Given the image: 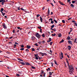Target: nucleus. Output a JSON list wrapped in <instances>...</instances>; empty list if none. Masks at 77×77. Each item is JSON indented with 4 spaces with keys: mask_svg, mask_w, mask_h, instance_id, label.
<instances>
[{
    "mask_svg": "<svg viewBox=\"0 0 77 77\" xmlns=\"http://www.w3.org/2000/svg\"><path fill=\"white\" fill-rule=\"evenodd\" d=\"M67 65L68 66V68L69 69V72H71L72 73V72H74V70L73 66L72 65H69V63H67Z\"/></svg>",
    "mask_w": 77,
    "mask_h": 77,
    "instance_id": "obj_1",
    "label": "nucleus"
},
{
    "mask_svg": "<svg viewBox=\"0 0 77 77\" xmlns=\"http://www.w3.org/2000/svg\"><path fill=\"white\" fill-rule=\"evenodd\" d=\"M35 35L38 39L40 38L41 37V35L38 32L36 33Z\"/></svg>",
    "mask_w": 77,
    "mask_h": 77,
    "instance_id": "obj_2",
    "label": "nucleus"
},
{
    "mask_svg": "<svg viewBox=\"0 0 77 77\" xmlns=\"http://www.w3.org/2000/svg\"><path fill=\"white\" fill-rule=\"evenodd\" d=\"M5 2V0H0V3L2 2L1 4L2 5H4V3Z\"/></svg>",
    "mask_w": 77,
    "mask_h": 77,
    "instance_id": "obj_3",
    "label": "nucleus"
},
{
    "mask_svg": "<svg viewBox=\"0 0 77 77\" xmlns=\"http://www.w3.org/2000/svg\"><path fill=\"white\" fill-rule=\"evenodd\" d=\"M61 56L60 57V58L61 59H62V58H63V53H62V52H61Z\"/></svg>",
    "mask_w": 77,
    "mask_h": 77,
    "instance_id": "obj_4",
    "label": "nucleus"
},
{
    "mask_svg": "<svg viewBox=\"0 0 77 77\" xmlns=\"http://www.w3.org/2000/svg\"><path fill=\"white\" fill-rule=\"evenodd\" d=\"M59 3L60 4V5H63V6H64L65 5V4H63V3L62 2H61L60 1H59Z\"/></svg>",
    "mask_w": 77,
    "mask_h": 77,
    "instance_id": "obj_5",
    "label": "nucleus"
},
{
    "mask_svg": "<svg viewBox=\"0 0 77 77\" xmlns=\"http://www.w3.org/2000/svg\"><path fill=\"white\" fill-rule=\"evenodd\" d=\"M68 42V43L69 44H71V45H72V42L71 41H70L69 40Z\"/></svg>",
    "mask_w": 77,
    "mask_h": 77,
    "instance_id": "obj_6",
    "label": "nucleus"
},
{
    "mask_svg": "<svg viewBox=\"0 0 77 77\" xmlns=\"http://www.w3.org/2000/svg\"><path fill=\"white\" fill-rule=\"evenodd\" d=\"M35 38L33 36L31 37V40H32V41H34Z\"/></svg>",
    "mask_w": 77,
    "mask_h": 77,
    "instance_id": "obj_7",
    "label": "nucleus"
},
{
    "mask_svg": "<svg viewBox=\"0 0 77 77\" xmlns=\"http://www.w3.org/2000/svg\"><path fill=\"white\" fill-rule=\"evenodd\" d=\"M48 39L49 40L47 41V42H48V43L50 42L51 41L52 38H49Z\"/></svg>",
    "mask_w": 77,
    "mask_h": 77,
    "instance_id": "obj_8",
    "label": "nucleus"
},
{
    "mask_svg": "<svg viewBox=\"0 0 77 77\" xmlns=\"http://www.w3.org/2000/svg\"><path fill=\"white\" fill-rule=\"evenodd\" d=\"M25 64L28 66H29L30 65V63H29L27 62H25Z\"/></svg>",
    "mask_w": 77,
    "mask_h": 77,
    "instance_id": "obj_9",
    "label": "nucleus"
},
{
    "mask_svg": "<svg viewBox=\"0 0 77 77\" xmlns=\"http://www.w3.org/2000/svg\"><path fill=\"white\" fill-rule=\"evenodd\" d=\"M3 26V28L4 29H7V27L5 25V24H3L2 25Z\"/></svg>",
    "mask_w": 77,
    "mask_h": 77,
    "instance_id": "obj_10",
    "label": "nucleus"
},
{
    "mask_svg": "<svg viewBox=\"0 0 77 77\" xmlns=\"http://www.w3.org/2000/svg\"><path fill=\"white\" fill-rule=\"evenodd\" d=\"M18 8V9H17V10H16V9L15 10V11H17L18 10H21L20 8V7H18V8Z\"/></svg>",
    "mask_w": 77,
    "mask_h": 77,
    "instance_id": "obj_11",
    "label": "nucleus"
},
{
    "mask_svg": "<svg viewBox=\"0 0 77 77\" xmlns=\"http://www.w3.org/2000/svg\"><path fill=\"white\" fill-rule=\"evenodd\" d=\"M21 65H25L26 64L25 63H24L23 62H20Z\"/></svg>",
    "mask_w": 77,
    "mask_h": 77,
    "instance_id": "obj_12",
    "label": "nucleus"
},
{
    "mask_svg": "<svg viewBox=\"0 0 77 77\" xmlns=\"http://www.w3.org/2000/svg\"><path fill=\"white\" fill-rule=\"evenodd\" d=\"M40 53V54L41 55H42V57H43L44 56V53H42L41 52H39Z\"/></svg>",
    "mask_w": 77,
    "mask_h": 77,
    "instance_id": "obj_13",
    "label": "nucleus"
},
{
    "mask_svg": "<svg viewBox=\"0 0 77 77\" xmlns=\"http://www.w3.org/2000/svg\"><path fill=\"white\" fill-rule=\"evenodd\" d=\"M40 20L41 22H42V16H40Z\"/></svg>",
    "mask_w": 77,
    "mask_h": 77,
    "instance_id": "obj_14",
    "label": "nucleus"
},
{
    "mask_svg": "<svg viewBox=\"0 0 77 77\" xmlns=\"http://www.w3.org/2000/svg\"><path fill=\"white\" fill-rule=\"evenodd\" d=\"M48 14L50 15V10L49 9V8H48Z\"/></svg>",
    "mask_w": 77,
    "mask_h": 77,
    "instance_id": "obj_15",
    "label": "nucleus"
},
{
    "mask_svg": "<svg viewBox=\"0 0 77 77\" xmlns=\"http://www.w3.org/2000/svg\"><path fill=\"white\" fill-rule=\"evenodd\" d=\"M68 49L69 50H70L71 48V46L69 45L68 46Z\"/></svg>",
    "mask_w": 77,
    "mask_h": 77,
    "instance_id": "obj_16",
    "label": "nucleus"
},
{
    "mask_svg": "<svg viewBox=\"0 0 77 77\" xmlns=\"http://www.w3.org/2000/svg\"><path fill=\"white\" fill-rule=\"evenodd\" d=\"M57 35H58V37H60L62 36V35H61V33H60L59 34H57Z\"/></svg>",
    "mask_w": 77,
    "mask_h": 77,
    "instance_id": "obj_17",
    "label": "nucleus"
},
{
    "mask_svg": "<svg viewBox=\"0 0 77 77\" xmlns=\"http://www.w3.org/2000/svg\"><path fill=\"white\" fill-rule=\"evenodd\" d=\"M64 42V40L62 39V41H61L60 42L59 44H60L61 43H62V42Z\"/></svg>",
    "mask_w": 77,
    "mask_h": 77,
    "instance_id": "obj_18",
    "label": "nucleus"
},
{
    "mask_svg": "<svg viewBox=\"0 0 77 77\" xmlns=\"http://www.w3.org/2000/svg\"><path fill=\"white\" fill-rule=\"evenodd\" d=\"M70 6L72 8H74V5L73 4H71Z\"/></svg>",
    "mask_w": 77,
    "mask_h": 77,
    "instance_id": "obj_19",
    "label": "nucleus"
},
{
    "mask_svg": "<svg viewBox=\"0 0 77 77\" xmlns=\"http://www.w3.org/2000/svg\"><path fill=\"white\" fill-rule=\"evenodd\" d=\"M27 49H30V46H29L27 45Z\"/></svg>",
    "mask_w": 77,
    "mask_h": 77,
    "instance_id": "obj_20",
    "label": "nucleus"
},
{
    "mask_svg": "<svg viewBox=\"0 0 77 77\" xmlns=\"http://www.w3.org/2000/svg\"><path fill=\"white\" fill-rule=\"evenodd\" d=\"M71 38H70V37L69 36H68L67 37V39L68 40H69Z\"/></svg>",
    "mask_w": 77,
    "mask_h": 77,
    "instance_id": "obj_21",
    "label": "nucleus"
},
{
    "mask_svg": "<svg viewBox=\"0 0 77 77\" xmlns=\"http://www.w3.org/2000/svg\"><path fill=\"white\" fill-rule=\"evenodd\" d=\"M31 50H32V51H35V50L34 48H31Z\"/></svg>",
    "mask_w": 77,
    "mask_h": 77,
    "instance_id": "obj_22",
    "label": "nucleus"
},
{
    "mask_svg": "<svg viewBox=\"0 0 77 77\" xmlns=\"http://www.w3.org/2000/svg\"><path fill=\"white\" fill-rule=\"evenodd\" d=\"M20 46L21 47V48H23L24 47V46L23 45H20Z\"/></svg>",
    "mask_w": 77,
    "mask_h": 77,
    "instance_id": "obj_23",
    "label": "nucleus"
},
{
    "mask_svg": "<svg viewBox=\"0 0 77 77\" xmlns=\"http://www.w3.org/2000/svg\"><path fill=\"white\" fill-rule=\"evenodd\" d=\"M54 61L55 64L56 65H58V64H57V63L56 61L55 60Z\"/></svg>",
    "mask_w": 77,
    "mask_h": 77,
    "instance_id": "obj_24",
    "label": "nucleus"
},
{
    "mask_svg": "<svg viewBox=\"0 0 77 77\" xmlns=\"http://www.w3.org/2000/svg\"><path fill=\"white\" fill-rule=\"evenodd\" d=\"M31 68H32V69H34L35 68V67H34L33 66H31Z\"/></svg>",
    "mask_w": 77,
    "mask_h": 77,
    "instance_id": "obj_25",
    "label": "nucleus"
},
{
    "mask_svg": "<svg viewBox=\"0 0 77 77\" xmlns=\"http://www.w3.org/2000/svg\"><path fill=\"white\" fill-rule=\"evenodd\" d=\"M56 35V34L55 33H54V34H52V36H55Z\"/></svg>",
    "mask_w": 77,
    "mask_h": 77,
    "instance_id": "obj_26",
    "label": "nucleus"
},
{
    "mask_svg": "<svg viewBox=\"0 0 77 77\" xmlns=\"http://www.w3.org/2000/svg\"><path fill=\"white\" fill-rule=\"evenodd\" d=\"M75 1H72V3L73 4H74V3L75 2Z\"/></svg>",
    "mask_w": 77,
    "mask_h": 77,
    "instance_id": "obj_27",
    "label": "nucleus"
},
{
    "mask_svg": "<svg viewBox=\"0 0 77 77\" xmlns=\"http://www.w3.org/2000/svg\"><path fill=\"white\" fill-rule=\"evenodd\" d=\"M45 34H42V36L43 37H45V35H44Z\"/></svg>",
    "mask_w": 77,
    "mask_h": 77,
    "instance_id": "obj_28",
    "label": "nucleus"
},
{
    "mask_svg": "<svg viewBox=\"0 0 77 77\" xmlns=\"http://www.w3.org/2000/svg\"><path fill=\"white\" fill-rule=\"evenodd\" d=\"M40 16V14H37L36 17H39Z\"/></svg>",
    "mask_w": 77,
    "mask_h": 77,
    "instance_id": "obj_29",
    "label": "nucleus"
},
{
    "mask_svg": "<svg viewBox=\"0 0 77 77\" xmlns=\"http://www.w3.org/2000/svg\"><path fill=\"white\" fill-rule=\"evenodd\" d=\"M72 22H73L75 24V23H76V21H74V20H72Z\"/></svg>",
    "mask_w": 77,
    "mask_h": 77,
    "instance_id": "obj_30",
    "label": "nucleus"
},
{
    "mask_svg": "<svg viewBox=\"0 0 77 77\" xmlns=\"http://www.w3.org/2000/svg\"><path fill=\"white\" fill-rule=\"evenodd\" d=\"M50 4L51 5L52 7H54V6L52 3H50Z\"/></svg>",
    "mask_w": 77,
    "mask_h": 77,
    "instance_id": "obj_31",
    "label": "nucleus"
},
{
    "mask_svg": "<svg viewBox=\"0 0 77 77\" xmlns=\"http://www.w3.org/2000/svg\"><path fill=\"white\" fill-rule=\"evenodd\" d=\"M49 75H52V72H49Z\"/></svg>",
    "mask_w": 77,
    "mask_h": 77,
    "instance_id": "obj_32",
    "label": "nucleus"
},
{
    "mask_svg": "<svg viewBox=\"0 0 77 77\" xmlns=\"http://www.w3.org/2000/svg\"><path fill=\"white\" fill-rule=\"evenodd\" d=\"M4 10V9L3 8H1V11H3Z\"/></svg>",
    "mask_w": 77,
    "mask_h": 77,
    "instance_id": "obj_33",
    "label": "nucleus"
},
{
    "mask_svg": "<svg viewBox=\"0 0 77 77\" xmlns=\"http://www.w3.org/2000/svg\"><path fill=\"white\" fill-rule=\"evenodd\" d=\"M26 52H29V51L28 49H26Z\"/></svg>",
    "mask_w": 77,
    "mask_h": 77,
    "instance_id": "obj_34",
    "label": "nucleus"
},
{
    "mask_svg": "<svg viewBox=\"0 0 77 77\" xmlns=\"http://www.w3.org/2000/svg\"><path fill=\"white\" fill-rule=\"evenodd\" d=\"M24 49L23 48H21L20 49V50H21V51H23L24 50Z\"/></svg>",
    "mask_w": 77,
    "mask_h": 77,
    "instance_id": "obj_35",
    "label": "nucleus"
},
{
    "mask_svg": "<svg viewBox=\"0 0 77 77\" xmlns=\"http://www.w3.org/2000/svg\"><path fill=\"white\" fill-rule=\"evenodd\" d=\"M54 25H52V26H51V28H53L54 27Z\"/></svg>",
    "mask_w": 77,
    "mask_h": 77,
    "instance_id": "obj_36",
    "label": "nucleus"
},
{
    "mask_svg": "<svg viewBox=\"0 0 77 77\" xmlns=\"http://www.w3.org/2000/svg\"><path fill=\"white\" fill-rule=\"evenodd\" d=\"M45 41L43 40L42 42H41L42 43V44H44V43L45 42Z\"/></svg>",
    "mask_w": 77,
    "mask_h": 77,
    "instance_id": "obj_37",
    "label": "nucleus"
},
{
    "mask_svg": "<svg viewBox=\"0 0 77 77\" xmlns=\"http://www.w3.org/2000/svg\"><path fill=\"white\" fill-rule=\"evenodd\" d=\"M35 59L36 60H38V57H35Z\"/></svg>",
    "mask_w": 77,
    "mask_h": 77,
    "instance_id": "obj_38",
    "label": "nucleus"
},
{
    "mask_svg": "<svg viewBox=\"0 0 77 77\" xmlns=\"http://www.w3.org/2000/svg\"><path fill=\"white\" fill-rule=\"evenodd\" d=\"M62 22L63 23H65V21H64V20H62Z\"/></svg>",
    "mask_w": 77,
    "mask_h": 77,
    "instance_id": "obj_39",
    "label": "nucleus"
},
{
    "mask_svg": "<svg viewBox=\"0 0 77 77\" xmlns=\"http://www.w3.org/2000/svg\"><path fill=\"white\" fill-rule=\"evenodd\" d=\"M17 28L18 29H20V30L22 29L20 28V27H17Z\"/></svg>",
    "mask_w": 77,
    "mask_h": 77,
    "instance_id": "obj_40",
    "label": "nucleus"
},
{
    "mask_svg": "<svg viewBox=\"0 0 77 77\" xmlns=\"http://www.w3.org/2000/svg\"><path fill=\"white\" fill-rule=\"evenodd\" d=\"M54 21L56 23H57V21H56V20H54Z\"/></svg>",
    "mask_w": 77,
    "mask_h": 77,
    "instance_id": "obj_41",
    "label": "nucleus"
},
{
    "mask_svg": "<svg viewBox=\"0 0 77 77\" xmlns=\"http://www.w3.org/2000/svg\"><path fill=\"white\" fill-rule=\"evenodd\" d=\"M40 32H41V33H42V29H40Z\"/></svg>",
    "mask_w": 77,
    "mask_h": 77,
    "instance_id": "obj_42",
    "label": "nucleus"
},
{
    "mask_svg": "<svg viewBox=\"0 0 77 77\" xmlns=\"http://www.w3.org/2000/svg\"><path fill=\"white\" fill-rule=\"evenodd\" d=\"M53 31H55V32H56V29H53Z\"/></svg>",
    "mask_w": 77,
    "mask_h": 77,
    "instance_id": "obj_43",
    "label": "nucleus"
},
{
    "mask_svg": "<svg viewBox=\"0 0 77 77\" xmlns=\"http://www.w3.org/2000/svg\"><path fill=\"white\" fill-rule=\"evenodd\" d=\"M54 21H51V23L52 24H54Z\"/></svg>",
    "mask_w": 77,
    "mask_h": 77,
    "instance_id": "obj_44",
    "label": "nucleus"
},
{
    "mask_svg": "<svg viewBox=\"0 0 77 77\" xmlns=\"http://www.w3.org/2000/svg\"><path fill=\"white\" fill-rule=\"evenodd\" d=\"M44 73V71L43 70H42L41 71V74H42Z\"/></svg>",
    "mask_w": 77,
    "mask_h": 77,
    "instance_id": "obj_45",
    "label": "nucleus"
},
{
    "mask_svg": "<svg viewBox=\"0 0 77 77\" xmlns=\"http://www.w3.org/2000/svg\"><path fill=\"white\" fill-rule=\"evenodd\" d=\"M16 75L18 77H19L20 76V75H19V74H17Z\"/></svg>",
    "mask_w": 77,
    "mask_h": 77,
    "instance_id": "obj_46",
    "label": "nucleus"
},
{
    "mask_svg": "<svg viewBox=\"0 0 77 77\" xmlns=\"http://www.w3.org/2000/svg\"><path fill=\"white\" fill-rule=\"evenodd\" d=\"M35 45L36 46H38V45H37L36 43L35 44Z\"/></svg>",
    "mask_w": 77,
    "mask_h": 77,
    "instance_id": "obj_47",
    "label": "nucleus"
},
{
    "mask_svg": "<svg viewBox=\"0 0 77 77\" xmlns=\"http://www.w3.org/2000/svg\"><path fill=\"white\" fill-rule=\"evenodd\" d=\"M21 10L23 11H25V10L23 8H21Z\"/></svg>",
    "mask_w": 77,
    "mask_h": 77,
    "instance_id": "obj_48",
    "label": "nucleus"
},
{
    "mask_svg": "<svg viewBox=\"0 0 77 77\" xmlns=\"http://www.w3.org/2000/svg\"><path fill=\"white\" fill-rule=\"evenodd\" d=\"M52 44H53V42H50V45H52Z\"/></svg>",
    "mask_w": 77,
    "mask_h": 77,
    "instance_id": "obj_49",
    "label": "nucleus"
},
{
    "mask_svg": "<svg viewBox=\"0 0 77 77\" xmlns=\"http://www.w3.org/2000/svg\"><path fill=\"white\" fill-rule=\"evenodd\" d=\"M49 20H51V21H52L53 20V19L51 18V19H50Z\"/></svg>",
    "mask_w": 77,
    "mask_h": 77,
    "instance_id": "obj_50",
    "label": "nucleus"
},
{
    "mask_svg": "<svg viewBox=\"0 0 77 77\" xmlns=\"http://www.w3.org/2000/svg\"><path fill=\"white\" fill-rule=\"evenodd\" d=\"M44 55H45V56H47V54L44 53Z\"/></svg>",
    "mask_w": 77,
    "mask_h": 77,
    "instance_id": "obj_51",
    "label": "nucleus"
},
{
    "mask_svg": "<svg viewBox=\"0 0 77 77\" xmlns=\"http://www.w3.org/2000/svg\"><path fill=\"white\" fill-rule=\"evenodd\" d=\"M42 42H38V44H41V43Z\"/></svg>",
    "mask_w": 77,
    "mask_h": 77,
    "instance_id": "obj_52",
    "label": "nucleus"
},
{
    "mask_svg": "<svg viewBox=\"0 0 77 77\" xmlns=\"http://www.w3.org/2000/svg\"><path fill=\"white\" fill-rule=\"evenodd\" d=\"M44 76H43L44 77H45V74H46V73H44Z\"/></svg>",
    "mask_w": 77,
    "mask_h": 77,
    "instance_id": "obj_53",
    "label": "nucleus"
},
{
    "mask_svg": "<svg viewBox=\"0 0 77 77\" xmlns=\"http://www.w3.org/2000/svg\"><path fill=\"white\" fill-rule=\"evenodd\" d=\"M53 12H51V15H53Z\"/></svg>",
    "mask_w": 77,
    "mask_h": 77,
    "instance_id": "obj_54",
    "label": "nucleus"
},
{
    "mask_svg": "<svg viewBox=\"0 0 77 77\" xmlns=\"http://www.w3.org/2000/svg\"><path fill=\"white\" fill-rule=\"evenodd\" d=\"M15 29H13V33H15Z\"/></svg>",
    "mask_w": 77,
    "mask_h": 77,
    "instance_id": "obj_55",
    "label": "nucleus"
},
{
    "mask_svg": "<svg viewBox=\"0 0 77 77\" xmlns=\"http://www.w3.org/2000/svg\"><path fill=\"white\" fill-rule=\"evenodd\" d=\"M5 14V13H3V14H2L3 16H4Z\"/></svg>",
    "mask_w": 77,
    "mask_h": 77,
    "instance_id": "obj_56",
    "label": "nucleus"
},
{
    "mask_svg": "<svg viewBox=\"0 0 77 77\" xmlns=\"http://www.w3.org/2000/svg\"><path fill=\"white\" fill-rule=\"evenodd\" d=\"M69 2H70V0H67V2L68 3H69Z\"/></svg>",
    "mask_w": 77,
    "mask_h": 77,
    "instance_id": "obj_57",
    "label": "nucleus"
},
{
    "mask_svg": "<svg viewBox=\"0 0 77 77\" xmlns=\"http://www.w3.org/2000/svg\"><path fill=\"white\" fill-rule=\"evenodd\" d=\"M18 60H20H20H21V59L20 58H18Z\"/></svg>",
    "mask_w": 77,
    "mask_h": 77,
    "instance_id": "obj_58",
    "label": "nucleus"
},
{
    "mask_svg": "<svg viewBox=\"0 0 77 77\" xmlns=\"http://www.w3.org/2000/svg\"><path fill=\"white\" fill-rule=\"evenodd\" d=\"M75 26H77V23H75Z\"/></svg>",
    "mask_w": 77,
    "mask_h": 77,
    "instance_id": "obj_59",
    "label": "nucleus"
},
{
    "mask_svg": "<svg viewBox=\"0 0 77 77\" xmlns=\"http://www.w3.org/2000/svg\"><path fill=\"white\" fill-rule=\"evenodd\" d=\"M38 28L39 29H41V27H38Z\"/></svg>",
    "mask_w": 77,
    "mask_h": 77,
    "instance_id": "obj_60",
    "label": "nucleus"
},
{
    "mask_svg": "<svg viewBox=\"0 0 77 77\" xmlns=\"http://www.w3.org/2000/svg\"><path fill=\"white\" fill-rule=\"evenodd\" d=\"M34 56H35V57H37V56H36V54H34Z\"/></svg>",
    "mask_w": 77,
    "mask_h": 77,
    "instance_id": "obj_61",
    "label": "nucleus"
},
{
    "mask_svg": "<svg viewBox=\"0 0 77 77\" xmlns=\"http://www.w3.org/2000/svg\"><path fill=\"white\" fill-rule=\"evenodd\" d=\"M13 37V36H12V37H10L9 38H10V39H11V38H12Z\"/></svg>",
    "mask_w": 77,
    "mask_h": 77,
    "instance_id": "obj_62",
    "label": "nucleus"
},
{
    "mask_svg": "<svg viewBox=\"0 0 77 77\" xmlns=\"http://www.w3.org/2000/svg\"><path fill=\"white\" fill-rule=\"evenodd\" d=\"M77 38H75V41H76L77 40Z\"/></svg>",
    "mask_w": 77,
    "mask_h": 77,
    "instance_id": "obj_63",
    "label": "nucleus"
},
{
    "mask_svg": "<svg viewBox=\"0 0 77 77\" xmlns=\"http://www.w3.org/2000/svg\"><path fill=\"white\" fill-rule=\"evenodd\" d=\"M6 77H9V76H8V75H6Z\"/></svg>",
    "mask_w": 77,
    "mask_h": 77,
    "instance_id": "obj_64",
    "label": "nucleus"
}]
</instances>
